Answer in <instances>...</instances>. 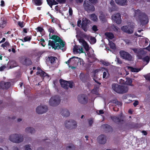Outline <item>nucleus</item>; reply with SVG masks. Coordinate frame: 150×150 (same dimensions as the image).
<instances>
[{
  "label": "nucleus",
  "mask_w": 150,
  "mask_h": 150,
  "mask_svg": "<svg viewBox=\"0 0 150 150\" xmlns=\"http://www.w3.org/2000/svg\"><path fill=\"white\" fill-rule=\"evenodd\" d=\"M49 37V39L53 40L54 41L49 40L48 41V46H51L52 48L54 49V50L61 49L63 52L66 50V48L64 47L65 42L59 37L55 35L51 36L50 34Z\"/></svg>",
  "instance_id": "obj_1"
},
{
  "label": "nucleus",
  "mask_w": 150,
  "mask_h": 150,
  "mask_svg": "<svg viewBox=\"0 0 150 150\" xmlns=\"http://www.w3.org/2000/svg\"><path fill=\"white\" fill-rule=\"evenodd\" d=\"M134 17L136 19L139 21L142 25L147 24L149 22V18L147 14L144 12H142L140 10L138 9L134 11Z\"/></svg>",
  "instance_id": "obj_2"
},
{
  "label": "nucleus",
  "mask_w": 150,
  "mask_h": 150,
  "mask_svg": "<svg viewBox=\"0 0 150 150\" xmlns=\"http://www.w3.org/2000/svg\"><path fill=\"white\" fill-rule=\"evenodd\" d=\"M112 89L116 92L119 93H124L127 92L128 87L127 86L120 85L117 84L112 85Z\"/></svg>",
  "instance_id": "obj_3"
},
{
  "label": "nucleus",
  "mask_w": 150,
  "mask_h": 150,
  "mask_svg": "<svg viewBox=\"0 0 150 150\" xmlns=\"http://www.w3.org/2000/svg\"><path fill=\"white\" fill-rule=\"evenodd\" d=\"M145 48H131V49L132 50L135 54L136 56L139 59H141L142 57H144L146 54V52L144 51Z\"/></svg>",
  "instance_id": "obj_4"
},
{
  "label": "nucleus",
  "mask_w": 150,
  "mask_h": 150,
  "mask_svg": "<svg viewBox=\"0 0 150 150\" xmlns=\"http://www.w3.org/2000/svg\"><path fill=\"white\" fill-rule=\"evenodd\" d=\"M9 140L13 142L19 143L23 140V138L22 135L17 134L11 135L9 138Z\"/></svg>",
  "instance_id": "obj_5"
},
{
  "label": "nucleus",
  "mask_w": 150,
  "mask_h": 150,
  "mask_svg": "<svg viewBox=\"0 0 150 150\" xmlns=\"http://www.w3.org/2000/svg\"><path fill=\"white\" fill-rule=\"evenodd\" d=\"M20 62L23 65L29 66L31 65L33 62L31 59L26 56H22L19 57Z\"/></svg>",
  "instance_id": "obj_6"
},
{
  "label": "nucleus",
  "mask_w": 150,
  "mask_h": 150,
  "mask_svg": "<svg viewBox=\"0 0 150 150\" xmlns=\"http://www.w3.org/2000/svg\"><path fill=\"white\" fill-rule=\"evenodd\" d=\"M83 6L84 10L88 13L92 12L95 10L93 5L87 1H84Z\"/></svg>",
  "instance_id": "obj_7"
},
{
  "label": "nucleus",
  "mask_w": 150,
  "mask_h": 150,
  "mask_svg": "<svg viewBox=\"0 0 150 150\" xmlns=\"http://www.w3.org/2000/svg\"><path fill=\"white\" fill-rule=\"evenodd\" d=\"M60 98L57 95L52 97L50 99L49 103L50 105L52 106H55L58 105L60 102Z\"/></svg>",
  "instance_id": "obj_8"
},
{
  "label": "nucleus",
  "mask_w": 150,
  "mask_h": 150,
  "mask_svg": "<svg viewBox=\"0 0 150 150\" xmlns=\"http://www.w3.org/2000/svg\"><path fill=\"white\" fill-rule=\"evenodd\" d=\"M65 126L67 128L70 129H75L77 127L76 122L72 120L66 121L65 123Z\"/></svg>",
  "instance_id": "obj_9"
},
{
  "label": "nucleus",
  "mask_w": 150,
  "mask_h": 150,
  "mask_svg": "<svg viewBox=\"0 0 150 150\" xmlns=\"http://www.w3.org/2000/svg\"><path fill=\"white\" fill-rule=\"evenodd\" d=\"M134 26L133 25H126L121 28V30L123 32L129 34L133 33Z\"/></svg>",
  "instance_id": "obj_10"
},
{
  "label": "nucleus",
  "mask_w": 150,
  "mask_h": 150,
  "mask_svg": "<svg viewBox=\"0 0 150 150\" xmlns=\"http://www.w3.org/2000/svg\"><path fill=\"white\" fill-rule=\"evenodd\" d=\"M120 56L123 59L128 61H131L132 60V56L128 52L124 50H121L120 51Z\"/></svg>",
  "instance_id": "obj_11"
},
{
  "label": "nucleus",
  "mask_w": 150,
  "mask_h": 150,
  "mask_svg": "<svg viewBox=\"0 0 150 150\" xmlns=\"http://www.w3.org/2000/svg\"><path fill=\"white\" fill-rule=\"evenodd\" d=\"M91 21L86 18L83 20L81 22V28L85 32H86L89 28V24L90 23Z\"/></svg>",
  "instance_id": "obj_12"
},
{
  "label": "nucleus",
  "mask_w": 150,
  "mask_h": 150,
  "mask_svg": "<svg viewBox=\"0 0 150 150\" xmlns=\"http://www.w3.org/2000/svg\"><path fill=\"white\" fill-rule=\"evenodd\" d=\"M79 102L82 104H85L88 102V97L84 94L79 95L78 96Z\"/></svg>",
  "instance_id": "obj_13"
},
{
  "label": "nucleus",
  "mask_w": 150,
  "mask_h": 150,
  "mask_svg": "<svg viewBox=\"0 0 150 150\" xmlns=\"http://www.w3.org/2000/svg\"><path fill=\"white\" fill-rule=\"evenodd\" d=\"M48 110L47 106L44 105L43 106H39L36 109V112L38 114H42L46 112Z\"/></svg>",
  "instance_id": "obj_14"
},
{
  "label": "nucleus",
  "mask_w": 150,
  "mask_h": 150,
  "mask_svg": "<svg viewBox=\"0 0 150 150\" xmlns=\"http://www.w3.org/2000/svg\"><path fill=\"white\" fill-rule=\"evenodd\" d=\"M121 16L120 13H117L113 15L112 18L116 23L120 24L121 23Z\"/></svg>",
  "instance_id": "obj_15"
},
{
  "label": "nucleus",
  "mask_w": 150,
  "mask_h": 150,
  "mask_svg": "<svg viewBox=\"0 0 150 150\" xmlns=\"http://www.w3.org/2000/svg\"><path fill=\"white\" fill-rule=\"evenodd\" d=\"M11 83L9 82L2 81L0 82V88L2 89H8L10 87Z\"/></svg>",
  "instance_id": "obj_16"
},
{
  "label": "nucleus",
  "mask_w": 150,
  "mask_h": 150,
  "mask_svg": "<svg viewBox=\"0 0 150 150\" xmlns=\"http://www.w3.org/2000/svg\"><path fill=\"white\" fill-rule=\"evenodd\" d=\"M111 118L113 121L117 124L123 121V118L121 115L111 116Z\"/></svg>",
  "instance_id": "obj_17"
},
{
  "label": "nucleus",
  "mask_w": 150,
  "mask_h": 150,
  "mask_svg": "<svg viewBox=\"0 0 150 150\" xmlns=\"http://www.w3.org/2000/svg\"><path fill=\"white\" fill-rule=\"evenodd\" d=\"M98 142L101 144H105L106 142V137L103 134H101L97 138Z\"/></svg>",
  "instance_id": "obj_18"
},
{
  "label": "nucleus",
  "mask_w": 150,
  "mask_h": 150,
  "mask_svg": "<svg viewBox=\"0 0 150 150\" xmlns=\"http://www.w3.org/2000/svg\"><path fill=\"white\" fill-rule=\"evenodd\" d=\"M101 127L103 129L105 132L107 133L112 132L113 130L112 127L107 124L103 125Z\"/></svg>",
  "instance_id": "obj_19"
},
{
  "label": "nucleus",
  "mask_w": 150,
  "mask_h": 150,
  "mask_svg": "<svg viewBox=\"0 0 150 150\" xmlns=\"http://www.w3.org/2000/svg\"><path fill=\"white\" fill-rule=\"evenodd\" d=\"M68 81H65L62 79L60 80V82L61 86L65 89L67 90L68 89Z\"/></svg>",
  "instance_id": "obj_20"
},
{
  "label": "nucleus",
  "mask_w": 150,
  "mask_h": 150,
  "mask_svg": "<svg viewBox=\"0 0 150 150\" xmlns=\"http://www.w3.org/2000/svg\"><path fill=\"white\" fill-rule=\"evenodd\" d=\"M117 4L121 6L127 5V0H115Z\"/></svg>",
  "instance_id": "obj_21"
},
{
  "label": "nucleus",
  "mask_w": 150,
  "mask_h": 150,
  "mask_svg": "<svg viewBox=\"0 0 150 150\" xmlns=\"http://www.w3.org/2000/svg\"><path fill=\"white\" fill-rule=\"evenodd\" d=\"M79 42L81 43L84 48L86 50H88V45L87 42L82 38H80L79 40Z\"/></svg>",
  "instance_id": "obj_22"
},
{
  "label": "nucleus",
  "mask_w": 150,
  "mask_h": 150,
  "mask_svg": "<svg viewBox=\"0 0 150 150\" xmlns=\"http://www.w3.org/2000/svg\"><path fill=\"white\" fill-rule=\"evenodd\" d=\"M61 115L64 117H68L69 116L70 112L67 109H62L61 112Z\"/></svg>",
  "instance_id": "obj_23"
},
{
  "label": "nucleus",
  "mask_w": 150,
  "mask_h": 150,
  "mask_svg": "<svg viewBox=\"0 0 150 150\" xmlns=\"http://www.w3.org/2000/svg\"><path fill=\"white\" fill-rule=\"evenodd\" d=\"M46 1L47 4L51 8H52L53 5L58 4V3L55 0H46Z\"/></svg>",
  "instance_id": "obj_24"
},
{
  "label": "nucleus",
  "mask_w": 150,
  "mask_h": 150,
  "mask_svg": "<svg viewBox=\"0 0 150 150\" xmlns=\"http://www.w3.org/2000/svg\"><path fill=\"white\" fill-rule=\"evenodd\" d=\"M7 23V20L6 19L3 18V19L1 18V20L0 22V28H3L6 25Z\"/></svg>",
  "instance_id": "obj_25"
},
{
  "label": "nucleus",
  "mask_w": 150,
  "mask_h": 150,
  "mask_svg": "<svg viewBox=\"0 0 150 150\" xmlns=\"http://www.w3.org/2000/svg\"><path fill=\"white\" fill-rule=\"evenodd\" d=\"M83 49L82 47H79L77 46L74 47L73 48L74 52H76V53H83Z\"/></svg>",
  "instance_id": "obj_26"
},
{
  "label": "nucleus",
  "mask_w": 150,
  "mask_h": 150,
  "mask_svg": "<svg viewBox=\"0 0 150 150\" xmlns=\"http://www.w3.org/2000/svg\"><path fill=\"white\" fill-rule=\"evenodd\" d=\"M37 75L39 74L41 77H44L46 76H49L44 71L42 70H40L37 72Z\"/></svg>",
  "instance_id": "obj_27"
},
{
  "label": "nucleus",
  "mask_w": 150,
  "mask_h": 150,
  "mask_svg": "<svg viewBox=\"0 0 150 150\" xmlns=\"http://www.w3.org/2000/svg\"><path fill=\"white\" fill-rule=\"evenodd\" d=\"M111 5L112 6L111 8V11H114L116 10L117 6L113 0H111L110 3Z\"/></svg>",
  "instance_id": "obj_28"
},
{
  "label": "nucleus",
  "mask_w": 150,
  "mask_h": 150,
  "mask_svg": "<svg viewBox=\"0 0 150 150\" xmlns=\"http://www.w3.org/2000/svg\"><path fill=\"white\" fill-rule=\"evenodd\" d=\"M99 86H95V88L93 89L92 91L91 92L92 93L96 94V95H98L99 94L98 89L99 88Z\"/></svg>",
  "instance_id": "obj_29"
},
{
  "label": "nucleus",
  "mask_w": 150,
  "mask_h": 150,
  "mask_svg": "<svg viewBox=\"0 0 150 150\" xmlns=\"http://www.w3.org/2000/svg\"><path fill=\"white\" fill-rule=\"evenodd\" d=\"M105 35L110 39L111 40L114 38L113 34L110 32H106L105 34Z\"/></svg>",
  "instance_id": "obj_30"
},
{
  "label": "nucleus",
  "mask_w": 150,
  "mask_h": 150,
  "mask_svg": "<svg viewBox=\"0 0 150 150\" xmlns=\"http://www.w3.org/2000/svg\"><path fill=\"white\" fill-rule=\"evenodd\" d=\"M48 58L49 61L52 64L54 63V62H55V61L57 59V58L56 57L52 56L48 57Z\"/></svg>",
  "instance_id": "obj_31"
},
{
  "label": "nucleus",
  "mask_w": 150,
  "mask_h": 150,
  "mask_svg": "<svg viewBox=\"0 0 150 150\" xmlns=\"http://www.w3.org/2000/svg\"><path fill=\"white\" fill-rule=\"evenodd\" d=\"M25 131L27 132L33 134L35 132V130L33 128L30 127L25 129Z\"/></svg>",
  "instance_id": "obj_32"
},
{
  "label": "nucleus",
  "mask_w": 150,
  "mask_h": 150,
  "mask_svg": "<svg viewBox=\"0 0 150 150\" xmlns=\"http://www.w3.org/2000/svg\"><path fill=\"white\" fill-rule=\"evenodd\" d=\"M32 38V36H27L25 37L23 39H20V40H21L22 42H27L30 41Z\"/></svg>",
  "instance_id": "obj_33"
},
{
  "label": "nucleus",
  "mask_w": 150,
  "mask_h": 150,
  "mask_svg": "<svg viewBox=\"0 0 150 150\" xmlns=\"http://www.w3.org/2000/svg\"><path fill=\"white\" fill-rule=\"evenodd\" d=\"M143 62H145L146 64H147L149 62L150 60V56H146L144 57L142 59Z\"/></svg>",
  "instance_id": "obj_34"
},
{
  "label": "nucleus",
  "mask_w": 150,
  "mask_h": 150,
  "mask_svg": "<svg viewBox=\"0 0 150 150\" xmlns=\"http://www.w3.org/2000/svg\"><path fill=\"white\" fill-rule=\"evenodd\" d=\"M42 0H32L34 2L36 6H40L42 3Z\"/></svg>",
  "instance_id": "obj_35"
},
{
  "label": "nucleus",
  "mask_w": 150,
  "mask_h": 150,
  "mask_svg": "<svg viewBox=\"0 0 150 150\" xmlns=\"http://www.w3.org/2000/svg\"><path fill=\"white\" fill-rule=\"evenodd\" d=\"M128 68L130 69L131 71L132 72H137L140 70V69H139L133 68L131 67H129Z\"/></svg>",
  "instance_id": "obj_36"
},
{
  "label": "nucleus",
  "mask_w": 150,
  "mask_h": 150,
  "mask_svg": "<svg viewBox=\"0 0 150 150\" xmlns=\"http://www.w3.org/2000/svg\"><path fill=\"white\" fill-rule=\"evenodd\" d=\"M132 80L131 78H128L127 79L126 81V83L127 85L130 86H133L134 85L132 84Z\"/></svg>",
  "instance_id": "obj_37"
},
{
  "label": "nucleus",
  "mask_w": 150,
  "mask_h": 150,
  "mask_svg": "<svg viewBox=\"0 0 150 150\" xmlns=\"http://www.w3.org/2000/svg\"><path fill=\"white\" fill-rule=\"evenodd\" d=\"M10 45L8 41H6L4 43L2 44L1 47H3L4 49H6L5 47L7 48L8 47L10 46Z\"/></svg>",
  "instance_id": "obj_38"
},
{
  "label": "nucleus",
  "mask_w": 150,
  "mask_h": 150,
  "mask_svg": "<svg viewBox=\"0 0 150 150\" xmlns=\"http://www.w3.org/2000/svg\"><path fill=\"white\" fill-rule=\"evenodd\" d=\"M75 146L73 144H71L66 148V150H75Z\"/></svg>",
  "instance_id": "obj_39"
},
{
  "label": "nucleus",
  "mask_w": 150,
  "mask_h": 150,
  "mask_svg": "<svg viewBox=\"0 0 150 150\" xmlns=\"http://www.w3.org/2000/svg\"><path fill=\"white\" fill-rule=\"evenodd\" d=\"M109 45L111 49L113 50H115L116 49L115 44L112 41L109 42Z\"/></svg>",
  "instance_id": "obj_40"
},
{
  "label": "nucleus",
  "mask_w": 150,
  "mask_h": 150,
  "mask_svg": "<svg viewBox=\"0 0 150 150\" xmlns=\"http://www.w3.org/2000/svg\"><path fill=\"white\" fill-rule=\"evenodd\" d=\"M90 18L91 20L94 21H96V20L97 19V16L94 13L92 14L91 15Z\"/></svg>",
  "instance_id": "obj_41"
},
{
  "label": "nucleus",
  "mask_w": 150,
  "mask_h": 150,
  "mask_svg": "<svg viewBox=\"0 0 150 150\" xmlns=\"http://www.w3.org/2000/svg\"><path fill=\"white\" fill-rule=\"evenodd\" d=\"M40 44L43 47H45L46 45L45 41L43 38H41L40 40Z\"/></svg>",
  "instance_id": "obj_42"
},
{
  "label": "nucleus",
  "mask_w": 150,
  "mask_h": 150,
  "mask_svg": "<svg viewBox=\"0 0 150 150\" xmlns=\"http://www.w3.org/2000/svg\"><path fill=\"white\" fill-rule=\"evenodd\" d=\"M107 74L108 75L109 74L108 71L107 70H106V71L103 72V78L105 79L107 78Z\"/></svg>",
  "instance_id": "obj_43"
},
{
  "label": "nucleus",
  "mask_w": 150,
  "mask_h": 150,
  "mask_svg": "<svg viewBox=\"0 0 150 150\" xmlns=\"http://www.w3.org/2000/svg\"><path fill=\"white\" fill-rule=\"evenodd\" d=\"M144 76L146 80L149 81L150 82V73L144 75Z\"/></svg>",
  "instance_id": "obj_44"
},
{
  "label": "nucleus",
  "mask_w": 150,
  "mask_h": 150,
  "mask_svg": "<svg viewBox=\"0 0 150 150\" xmlns=\"http://www.w3.org/2000/svg\"><path fill=\"white\" fill-rule=\"evenodd\" d=\"M68 81V88L69 87L71 88H72L74 84V83L72 81Z\"/></svg>",
  "instance_id": "obj_45"
},
{
  "label": "nucleus",
  "mask_w": 150,
  "mask_h": 150,
  "mask_svg": "<svg viewBox=\"0 0 150 150\" xmlns=\"http://www.w3.org/2000/svg\"><path fill=\"white\" fill-rule=\"evenodd\" d=\"M73 58H76L77 59H78L79 58L77 57H73L71 58H70L66 62V64H67L69 66V67H71L69 65V64L70 62H71V60Z\"/></svg>",
  "instance_id": "obj_46"
},
{
  "label": "nucleus",
  "mask_w": 150,
  "mask_h": 150,
  "mask_svg": "<svg viewBox=\"0 0 150 150\" xmlns=\"http://www.w3.org/2000/svg\"><path fill=\"white\" fill-rule=\"evenodd\" d=\"M101 62L103 64L106 66H108L110 64V63L109 62L103 60L101 61Z\"/></svg>",
  "instance_id": "obj_47"
},
{
  "label": "nucleus",
  "mask_w": 150,
  "mask_h": 150,
  "mask_svg": "<svg viewBox=\"0 0 150 150\" xmlns=\"http://www.w3.org/2000/svg\"><path fill=\"white\" fill-rule=\"evenodd\" d=\"M18 25L21 28H22L25 25V23L23 21L22 22L21 21H19L18 22Z\"/></svg>",
  "instance_id": "obj_48"
},
{
  "label": "nucleus",
  "mask_w": 150,
  "mask_h": 150,
  "mask_svg": "<svg viewBox=\"0 0 150 150\" xmlns=\"http://www.w3.org/2000/svg\"><path fill=\"white\" fill-rule=\"evenodd\" d=\"M56 1L60 4H64L66 2V0H56Z\"/></svg>",
  "instance_id": "obj_49"
},
{
  "label": "nucleus",
  "mask_w": 150,
  "mask_h": 150,
  "mask_svg": "<svg viewBox=\"0 0 150 150\" xmlns=\"http://www.w3.org/2000/svg\"><path fill=\"white\" fill-rule=\"evenodd\" d=\"M91 42L93 44L95 43L96 42V39L93 37H91L90 38Z\"/></svg>",
  "instance_id": "obj_50"
},
{
  "label": "nucleus",
  "mask_w": 150,
  "mask_h": 150,
  "mask_svg": "<svg viewBox=\"0 0 150 150\" xmlns=\"http://www.w3.org/2000/svg\"><path fill=\"white\" fill-rule=\"evenodd\" d=\"M37 32H41L44 30V29L38 26L36 29Z\"/></svg>",
  "instance_id": "obj_51"
},
{
  "label": "nucleus",
  "mask_w": 150,
  "mask_h": 150,
  "mask_svg": "<svg viewBox=\"0 0 150 150\" xmlns=\"http://www.w3.org/2000/svg\"><path fill=\"white\" fill-rule=\"evenodd\" d=\"M25 150H32L30 148V146L29 145H26L24 146Z\"/></svg>",
  "instance_id": "obj_52"
},
{
  "label": "nucleus",
  "mask_w": 150,
  "mask_h": 150,
  "mask_svg": "<svg viewBox=\"0 0 150 150\" xmlns=\"http://www.w3.org/2000/svg\"><path fill=\"white\" fill-rule=\"evenodd\" d=\"M17 64L16 62L15 61H13L11 62V66L12 67H15L16 66Z\"/></svg>",
  "instance_id": "obj_53"
},
{
  "label": "nucleus",
  "mask_w": 150,
  "mask_h": 150,
  "mask_svg": "<svg viewBox=\"0 0 150 150\" xmlns=\"http://www.w3.org/2000/svg\"><path fill=\"white\" fill-rule=\"evenodd\" d=\"M92 29L95 32L97 31L98 30L97 27V26L95 25H94L92 27Z\"/></svg>",
  "instance_id": "obj_54"
},
{
  "label": "nucleus",
  "mask_w": 150,
  "mask_h": 150,
  "mask_svg": "<svg viewBox=\"0 0 150 150\" xmlns=\"http://www.w3.org/2000/svg\"><path fill=\"white\" fill-rule=\"evenodd\" d=\"M89 1L93 4H95L98 3V0H88Z\"/></svg>",
  "instance_id": "obj_55"
},
{
  "label": "nucleus",
  "mask_w": 150,
  "mask_h": 150,
  "mask_svg": "<svg viewBox=\"0 0 150 150\" xmlns=\"http://www.w3.org/2000/svg\"><path fill=\"white\" fill-rule=\"evenodd\" d=\"M88 123L89 125V126H91L92 124L93 123V120L92 118H91L88 121Z\"/></svg>",
  "instance_id": "obj_56"
},
{
  "label": "nucleus",
  "mask_w": 150,
  "mask_h": 150,
  "mask_svg": "<svg viewBox=\"0 0 150 150\" xmlns=\"http://www.w3.org/2000/svg\"><path fill=\"white\" fill-rule=\"evenodd\" d=\"M69 15L70 16H72L73 14V10L72 8L71 7H69Z\"/></svg>",
  "instance_id": "obj_57"
},
{
  "label": "nucleus",
  "mask_w": 150,
  "mask_h": 150,
  "mask_svg": "<svg viewBox=\"0 0 150 150\" xmlns=\"http://www.w3.org/2000/svg\"><path fill=\"white\" fill-rule=\"evenodd\" d=\"M95 75L94 74L93 76V80L95 81L96 83H97L98 84H99V85H100L101 84V83L98 82V81H97L95 79Z\"/></svg>",
  "instance_id": "obj_58"
},
{
  "label": "nucleus",
  "mask_w": 150,
  "mask_h": 150,
  "mask_svg": "<svg viewBox=\"0 0 150 150\" xmlns=\"http://www.w3.org/2000/svg\"><path fill=\"white\" fill-rule=\"evenodd\" d=\"M139 102L137 100H135L134 103L133 105L134 107H136L137 105H138Z\"/></svg>",
  "instance_id": "obj_59"
},
{
  "label": "nucleus",
  "mask_w": 150,
  "mask_h": 150,
  "mask_svg": "<svg viewBox=\"0 0 150 150\" xmlns=\"http://www.w3.org/2000/svg\"><path fill=\"white\" fill-rule=\"evenodd\" d=\"M118 100L117 99H113L111 101V102L113 103L116 104Z\"/></svg>",
  "instance_id": "obj_60"
},
{
  "label": "nucleus",
  "mask_w": 150,
  "mask_h": 150,
  "mask_svg": "<svg viewBox=\"0 0 150 150\" xmlns=\"http://www.w3.org/2000/svg\"><path fill=\"white\" fill-rule=\"evenodd\" d=\"M149 40L147 38H146L145 40V45H147L149 43Z\"/></svg>",
  "instance_id": "obj_61"
},
{
  "label": "nucleus",
  "mask_w": 150,
  "mask_h": 150,
  "mask_svg": "<svg viewBox=\"0 0 150 150\" xmlns=\"http://www.w3.org/2000/svg\"><path fill=\"white\" fill-rule=\"evenodd\" d=\"M0 6L2 7H3L5 6L4 1L3 0H1Z\"/></svg>",
  "instance_id": "obj_62"
},
{
  "label": "nucleus",
  "mask_w": 150,
  "mask_h": 150,
  "mask_svg": "<svg viewBox=\"0 0 150 150\" xmlns=\"http://www.w3.org/2000/svg\"><path fill=\"white\" fill-rule=\"evenodd\" d=\"M116 104L119 107L121 106L122 105V103L120 102L117 101V102L116 103Z\"/></svg>",
  "instance_id": "obj_63"
},
{
  "label": "nucleus",
  "mask_w": 150,
  "mask_h": 150,
  "mask_svg": "<svg viewBox=\"0 0 150 150\" xmlns=\"http://www.w3.org/2000/svg\"><path fill=\"white\" fill-rule=\"evenodd\" d=\"M99 112L98 113V114H102L104 113L103 111V110H101L98 111ZM98 113V112H97Z\"/></svg>",
  "instance_id": "obj_64"
}]
</instances>
